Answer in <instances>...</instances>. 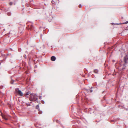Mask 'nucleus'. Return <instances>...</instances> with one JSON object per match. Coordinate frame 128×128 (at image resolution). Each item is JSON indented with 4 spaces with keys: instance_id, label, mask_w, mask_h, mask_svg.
Instances as JSON below:
<instances>
[{
    "instance_id": "obj_1",
    "label": "nucleus",
    "mask_w": 128,
    "mask_h": 128,
    "mask_svg": "<svg viewBox=\"0 0 128 128\" xmlns=\"http://www.w3.org/2000/svg\"><path fill=\"white\" fill-rule=\"evenodd\" d=\"M30 100L33 101H37V102H38L37 101L38 100V98L37 95L34 94H30Z\"/></svg>"
},
{
    "instance_id": "obj_2",
    "label": "nucleus",
    "mask_w": 128,
    "mask_h": 128,
    "mask_svg": "<svg viewBox=\"0 0 128 128\" xmlns=\"http://www.w3.org/2000/svg\"><path fill=\"white\" fill-rule=\"evenodd\" d=\"M15 94L16 95H19L20 96H23V94L21 91L19 90L18 88H17L16 89Z\"/></svg>"
},
{
    "instance_id": "obj_3",
    "label": "nucleus",
    "mask_w": 128,
    "mask_h": 128,
    "mask_svg": "<svg viewBox=\"0 0 128 128\" xmlns=\"http://www.w3.org/2000/svg\"><path fill=\"white\" fill-rule=\"evenodd\" d=\"M124 61L125 63V64H124V66H125V64L128 63V58L126 57H125L124 58Z\"/></svg>"
},
{
    "instance_id": "obj_4",
    "label": "nucleus",
    "mask_w": 128,
    "mask_h": 128,
    "mask_svg": "<svg viewBox=\"0 0 128 128\" xmlns=\"http://www.w3.org/2000/svg\"><path fill=\"white\" fill-rule=\"evenodd\" d=\"M51 60L52 61H55L56 60V58L54 56H53L51 57Z\"/></svg>"
},
{
    "instance_id": "obj_5",
    "label": "nucleus",
    "mask_w": 128,
    "mask_h": 128,
    "mask_svg": "<svg viewBox=\"0 0 128 128\" xmlns=\"http://www.w3.org/2000/svg\"><path fill=\"white\" fill-rule=\"evenodd\" d=\"M27 28L28 29H32V25L30 26V27L29 26H28L27 27Z\"/></svg>"
},
{
    "instance_id": "obj_6",
    "label": "nucleus",
    "mask_w": 128,
    "mask_h": 128,
    "mask_svg": "<svg viewBox=\"0 0 128 128\" xmlns=\"http://www.w3.org/2000/svg\"><path fill=\"white\" fill-rule=\"evenodd\" d=\"M94 72L96 74H98V70L97 69L95 70L94 71Z\"/></svg>"
},
{
    "instance_id": "obj_7",
    "label": "nucleus",
    "mask_w": 128,
    "mask_h": 128,
    "mask_svg": "<svg viewBox=\"0 0 128 128\" xmlns=\"http://www.w3.org/2000/svg\"><path fill=\"white\" fill-rule=\"evenodd\" d=\"M29 94V92H28L26 93V94L25 95V96L26 97H28V95Z\"/></svg>"
},
{
    "instance_id": "obj_8",
    "label": "nucleus",
    "mask_w": 128,
    "mask_h": 128,
    "mask_svg": "<svg viewBox=\"0 0 128 128\" xmlns=\"http://www.w3.org/2000/svg\"><path fill=\"white\" fill-rule=\"evenodd\" d=\"M90 91V92H92V90H87V91L88 92H89Z\"/></svg>"
},
{
    "instance_id": "obj_9",
    "label": "nucleus",
    "mask_w": 128,
    "mask_h": 128,
    "mask_svg": "<svg viewBox=\"0 0 128 128\" xmlns=\"http://www.w3.org/2000/svg\"><path fill=\"white\" fill-rule=\"evenodd\" d=\"M2 118L5 119L6 120H8L6 118V117L4 116H2Z\"/></svg>"
},
{
    "instance_id": "obj_10",
    "label": "nucleus",
    "mask_w": 128,
    "mask_h": 128,
    "mask_svg": "<svg viewBox=\"0 0 128 128\" xmlns=\"http://www.w3.org/2000/svg\"><path fill=\"white\" fill-rule=\"evenodd\" d=\"M36 109H38L39 108V105H37L36 107Z\"/></svg>"
},
{
    "instance_id": "obj_11",
    "label": "nucleus",
    "mask_w": 128,
    "mask_h": 128,
    "mask_svg": "<svg viewBox=\"0 0 128 128\" xmlns=\"http://www.w3.org/2000/svg\"><path fill=\"white\" fill-rule=\"evenodd\" d=\"M82 6H81V5H79V7L80 8H81Z\"/></svg>"
},
{
    "instance_id": "obj_12",
    "label": "nucleus",
    "mask_w": 128,
    "mask_h": 128,
    "mask_svg": "<svg viewBox=\"0 0 128 128\" xmlns=\"http://www.w3.org/2000/svg\"><path fill=\"white\" fill-rule=\"evenodd\" d=\"M128 23V22H126V23H123V24H127Z\"/></svg>"
},
{
    "instance_id": "obj_13",
    "label": "nucleus",
    "mask_w": 128,
    "mask_h": 128,
    "mask_svg": "<svg viewBox=\"0 0 128 128\" xmlns=\"http://www.w3.org/2000/svg\"><path fill=\"white\" fill-rule=\"evenodd\" d=\"M10 5H12V3H10Z\"/></svg>"
},
{
    "instance_id": "obj_14",
    "label": "nucleus",
    "mask_w": 128,
    "mask_h": 128,
    "mask_svg": "<svg viewBox=\"0 0 128 128\" xmlns=\"http://www.w3.org/2000/svg\"><path fill=\"white\" fill-rule=\"evenodd\" d=\"M11 84H13V82H11Z\"/></svg>"
},
{
    "instance_id": "obj_15",
    "label": "nucleus",
    "mask_w": 128,
    "mask_h": 128,
    "mask_svg": "<svg viewBox=\"0 0 128 128\" xmlns=\"http://www.w3.org/2000/svg\"><path fill=\"white\" fill-rule=\"evenodd\" d=\"M40 114H42V112H41V111H40Z\"/></svg>"
},
{
    "instance_id": "obj_16",
    "label": "nucleus",
    "mask_w": 128,
    "mask_h": 128,
    "mask_svg": "<svg viewBox=\"0 0 128 128\" xmlns=\"http://www.w3.org/2000/svg\"><path fill=\"white\" fill-rule=\"evenodd\" d=\"M8 15V16H10V15Z\"/></svg>"
}]
</instances>
